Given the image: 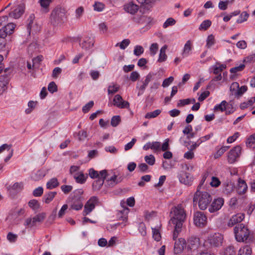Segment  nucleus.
<instances>
[{"instance_id":"79ce46f5","label":"nucleus","mask_w":255,"mask_h":255,"mask_svg":"<svg viewBox=\"0 0 255 255\" xmlns=\"http://www.w3.org/2000/svg\"><path fill=\"white\" fill-rule=\"evenodd\" d=\"M121 121L120 116H115L111 119V124L113 127H116L120 123Z\"/></svg>"},{"instance_id":"37998d69","label":"nucleus","mask_w":255,"mask_h":255,"mask_svg":"<svg viewBox=\"0 0 255 255\" xmlns=\"http://www.w3.org/2000/svg\"><path fill=\"white\" fill-rule=\"evenodd\" d=\"M249 15L247 12H246V11L243 12L241 14L239 18L237 19V23H242V22L246 21L247 20L248 18L249 17Z\"/></svg>"},{"instance_id":"052dcab7","label":"nucleus","mask_w":255,"mask_h":255,"mask_svg":"<svg viewBox=\"0 0 255 255\" xmlns=\"http://www.w3.org/2000/svg\"><path fill=\"white\" fill-rule=\"evenodd\" d=\"M245 67V65L243 64H242L240 65L239 66H237L231 68L230 69V72L232 73H235L238 71H241L244 69Z\"/></svg>"},{"instance_id":"7ed1b4c3","label":"nucleus","mask_w":255,"mask_h":255,"mask_svg":"<svg viewBox=\"0 0 255 255\" xmlns=\"http://www.w3.org/2000/svg\"><path fill=\"white\" fill-rule=\"evenodd\" d=\"M200 187L198 186L197 191L194 195L193 201L194 204L198 203L199 208L204 210L207 209L212 201V198L209 193L200 191Z\"/></svg>"},{"instance_id":"9b49d317","label":"nucleus","mask_w":255,"mask_h":255,"mask_svg":"<svg viewBox=\"0 0 255 255\" xmlns=\"http://www.w3.org/2000/svg\"><path fill=\"white\" fill-rule=\"evenodd\" d=\"M224 203V200L222 198H218L214 200L211 206L209 208V211L211 213H214L219 210L223 206Z\"/></svg>"},{"instance_id":"a18cd8bd","label":"nucleus","mask_w":255,"mask_h":255,"mask_svg":"<svg viewBox=\"0 0 255 255\" xmlns=\"http://www.w3.org/2000/svg\"><path fill=\"white\" fill-rule=\"evenodd\" d=\"M4 29L7 32V34L10 35L13 33L15 25L13 23H9L4 26Z\"/></svg>"},{"instance_id":"cd10ccee","label":"nucleus","mask_w":255,"mask_h":255,"mask_svg":"<svg viewBox=\"0 0 255 255\" xmlns=\"http://www.w3.org/2000/svg\"><path fill=\"white\" fill-rule=\"evenodd\" d=\"M105 179L104 177H99L94 181L92 185L93 190L95 191L99 190L103 186Z\"/></svg>"},{"instance_id":"4d7b16f0","label":"nucleus","mask_w":255,"mask_h":255,"mask_svg":"<svg viewBox=\"0 0 255 255\" xmlns=\"http://www.w3.org/2000/svg\"><path fill=\"white\" fill-rule=\"evenodd\" d=\"M214 43L215 39L214 36L212 34L209 35L207 39L206 46H207V47L210 48L214 44Z\"/></svg>"},{"instance_id":"5701e85b","label":"nucleus","mask_w":255,"mask_h":255,"mask_svg":"<svg viewBox=\"0 0 255 255\" xmlns=\"http://www.w3.org/2000/svg\"><path fill=\"white\" fill-rule=\"evenodd\" d=\"M123 178L121 177L118 178L117 176L115 175L106 180V185L110 187H113L117 184L121 182Z\"/></svg>"},{"instance_id":"6e6d98bb","label":"nucleus","mask_w":255,"mask_h":255,"mask_svg":"<svg viewBox=\"0 0 255 255\" xmlns=\"http://www.w3.org/2000/svg\"><path fill=\"white\" fill-rule=\"evenodd\" d=\"M61 189L64 194H67L72 190L73 187L71 185H63L61 186Z\"/></svg>"},{"instance_id":"b1692460","label":"nucleus","mask_w":255,"mask_h":255,"mask_svg":"<svg viewBox=\"0 0 255 255\" xmlns=\"http://www.w3.org/2000/svg\"><path fill=\"white\" fill-rule=\"evenodd\" d=\"M124 9L127 12L133 14L137 11L138 9V6L132 2H129L124 5Z\"/></svg>"},{"instance_id":"f3484780","label":"nucleus","mask_w":255,"mask_h":255,"mask_svg":"<svg viewBox=\"0 0 255 255\" xmlns=\"http://www.w3.org/2000/svg\"><path fill=\"white\" fill-rule=\"evenodd\" d=\"M245 218V215L243 213H238L232 216L230 219L228 225L230 227H232L235 224L241 223Z\"/></svg>"},{"instance_id":"49530a36","label":"nucleus","mask_w":255,"mask_h":255,"mask_svg":"<svg viewBox=\"0 0 255 255\" xmlns=\"http://www.w3.org/2000/svg\"><path fill=\"white\" fill-rule=\"evenodd\" d=\"M227 102L225 101H223L219 105H216L215 107V110H219L222 112L225 111L227 105Z\"/></svg>"},{"instance_id":"a878e982","label":"nucleus","mask_w":255,"mask_h":255,"mask_svg":"<svg viewBox=\"0 0 255 255\" xmlns=\"http://www.w3.org/2000/svg\"><path fill=\"white\" fill-rule=\"evenodd\" d=\"M252 248L250 245L242 247L239 251L238 255H252Z\"/></svg>"},{"instance_id":"3c124183","label":"nucleus","mask_w":255,"mask_h":255,"mask_svg":"<svg viewBox=\"0 0 255 255\" xmlns=\"http://www.w3.org/2000/svg\"><path fill=\"white\" fill-rule=\"evenodd\" d=\"M175 23H176V21L173 18L170 17V18H168L165 21V22L164 23V24L163 25V27L164 28H166L167 27H168L169 26H172V25H174L175 24Z\"/></svg>"},{"instance_id":"72a5a7b5","label":"nucleus","mask_w":255,"mask_h":255,"mask_svg":"<svg viewBox=\"0 0 255 255\" xmlns=\"http://www.w3.org/2000/svg\"><path fill=\"white\" fill-rule=\"evenodd\" d=\"M236 252L233 247L230 246L220 253V255H235Z\"/></svg>"},{"instance_id":"aec40b11","label":"nucleus","mask_w":255,"mask_h":255,"mask_svg":"<svg viewBox=\"0 0 255 255\" xmlns=\"http://www.w3.org/2000/svg\"><path fill=\"white\" fill-rule=\"evenodd\" d=\"M238 88V90L236 92V94L238 96H241L247 91L248 88L246 86H241V88H239V84L237 82H234L232 84L230 87L231 91L233 92V91H235V89Z\"/></svg>"},{"instance_id":"de8ad7c7","label":"nucleus","mask_w":255,"mask_h":255,"mask_svg":"<svg viewBox=\"0 0 255 255\" xmlns=\"http://www.w3.org/2000/svg\"><path fill=\"white\" fill-rule=\"evenodd\" d=\"M144 159L145 161L150 165H153L155 163V157L152 154L145 156Z\"/></svg>"},{"instance_id":"c9c22d12","label":"nucleus","mask_w":255,"mask_h":255,"mask_svg":"<svg viewBox=\"0 0 255 255\" xmlns=\"http://www.w3.org/2000/svg\"><path fill=\"white\" fill-rule=\"evenodd\" d=\"M9 79V75L6 73L5 71L3 75L0 76V83H2L5 85L7 86Z\"/></svg>"},{"instance_id":"0e129e2a","label":"nucleus","mask_w":255,"mask_h":255,"mask_svg":"<svg viewBox=\"0 0 255 255\" xmlns=\"http://www.w3.org/2000/svg\"><path fill=\"white\" fill-rule=\"evenodd\" d=\"M62 69L59 67L55 68L53 71L52 76L54 78H57L58 76L61 73Z\"/></svg>"},{"instance_id":"1a4fd4ad","label":"nucleus","mask_w":255,"mask_h":255,"mask_svg":"<svg viewBox=\"0 0 255 255\" xmlns=\"http://www.w3.org/2000/svg\"><path fill=\"white\" fill-rule=\"evenodd\" d=\"M241 153V147L237 145L234 147L229 152L228 160L230 163H234L236 161L237 158L240 156Z\"/></svg>"},{"instance_id":"20e7f679","label":"nucleus","mask_w":255,"mask_h":255,"mask_svg":"<svg viewBox=\"0 0 255 255\" xmlns=\"http://www.w3.org/2000/svg\"><path fill=\"white\" fill-rule=\"evenodd\" d=\"M67 11L63 7L58 6L52 11L50 19L51 23L54 26H57L62 24L66 18V13Z\"/></svg>"},{"instance_id":"bf43d9fd","label":"nucleus","mask_w":255,"mask_h":255,"mask_svg":"<svg viewBox=\"0 0 255 255\" xmlns=\"http://www.w3.org/2000/svg\"><path fill=\"white\" fill-rule=\"evenodd\" d=\"M43 192V188L41 187H39L36 189H35L33 191V195L35 197H39L41 196Z\"/></svg>"},{"instance_id":"6e6552de","label":"nucleus","mask_w":255,"mask_h":255,"mask_svg":"<svg viewBox=\"0 0 255 255\" xmlns=\"http://www.w3.org/2000/svg\"><path fill=\"white\" fill-rule=\"evenodd\" d=\"M194 223L196 226L203 227L207 223V217L201 212H196L194 215Z\"/></svg>"},{"instance_id":"0eeeda50","label":"nucleus","mask_w":255,"mask_h":255,"mask_svg":"<svg viewBox=\"0 0 255 255\" xmlns=\"http://www.w3.org/2000/svg\"><path fill=\"white\" fill-rule=\"evenodd\" d=\"M98 202V198L96 196L91 197L87 202L84 206L83 215L86 216L89 214L95 207L96 204Z\"/></svg>"},{"instance_id":"a211bd4d","label":"nucleus","mask_w":255,"mask_h":255,"mask_svg":"<svg viewBox=\"0 0 255 255\" xmlns=\"http://www.w3.org/2000/svg\"><path fill=\"white\" fill-rule=\"evenodd\" d=\"M4 150H7L8 152L7 156L4 159V161L6 162L12 157L13 153V149L11 148V144H3L1 146H0V153Z\"/></svg>"},{"instance_id":"864d4df0","label":"nucleus","mask_w":255,"mask_h":255,"mask_svg":"<svg viewBox=\"0 0 255 255\" xmlns=\"http://www.w3.org/2000/svg\"><path fill=\"white\" fill-rule=\"evenodd\" d=\"M221 184V182L216 177L213 176L212 177V181L210 182V185L212 187H217Z\"/></svg>"},{"instance_id":"c756f323","label":"nucleus","mask_w":255,"mask_h":255,"mask_svg":"<svg viewBox=\"0 0 255 255\" xmlns=\"http://www.w3.org/2000/svg\"><path fill=\"white\" fill-rule=\"evenodd\" d=\"M56 194V192H48L47 193H45L44 195L43 200L46 204L49 203L51 201H52Z\"/></svg>"},{"instance_id":"4be33fe9","label":"nucleus","mask_w":255,"mask_h":255,"mask_svg":"<svg viewBox=\"0 0 255 255\" xmlns=\"http://www.w3.org/2000/svg\"><path fill=\"white\" fill-rule=\"evenodd\" d=\"M223 191L227 195L230 194L234 190V185L230 181L227 180L223 183Z\"/></svg>"},{"instance_id":"13d9d810","label":"nucleus","mask_w":255,"mask_h":255,"mask_svg":"<svg viewBox=\"0 0 255 255\" xmlns=\"http://www.w3.org/2000/svg\"><path fill=\"white\" fill-rule=\"evenodd\" d=\"M229 146H223L215 154V158H218L221 156L228 148Z\"/></svg>"},{"instance_id":"4c0bfd02","label":"nucleus","mask_w":255,"mask_h":255,"mask_svg":"<svg viewBox=\"0 0 255 255\" xmlns=\"http://www.w3.org/2000/svg\"><path fill=\"white\" fill-rule=\"evenodd\" d=\"M161 113V111L160 110H156L152 112L147 113L145 116V118L146 119H151L154 118L158 116Z\"/></svg>"},{"instance_id":"c03bdc74","label":"nucleus","mask_w":255,"mask_h":255,"mask_svg":"<svg viewBox=\"0 0 255 255\" xmlns=\"http://www.w3.org/2000/svg\"><path fill=\"white\" fill-rule=\"evenodd\" d=\"M28 205L33 210L38 209L40 207L39 203L35 199L30 200L28 202Z\"/></svg>"},{"instance_id":"680f3d73","label":"nucleus","mask_w":255,"mask_h":255,"mask_svg":"<svg viewBox=\"0 0 255 255\" xmlns=\"http://www.w3.org/2000/svg\"><path fill=\"white\" fill-rule=\"evenodd\" d=\"M174 80V78L172 76H170L168 78L164 80L163 81L162 86L163 87H166L168 86Z\"/></svg>"},{"instance_id":"f8f14e48","label":"nucleus","mask_w":255,"mask_h":255,"mask_svg":"<svg viewBox=\"0 0 255 255\" xmlns=\"http://www.w3.org/2000/svg\"><path fill=\"white\" fill-rule=\"evenodd\" d=\"M114 106L119 108H128L129 104L128 102L124 101L122 96L120 95H116L113 100Z\"/></svg>"},{"instance_id":"338daca9","label":"nucleus","mask_w":255,"mask_h":255,"mask_svg":"<svg viewBox=\"0 0 255 255\" xmlns=\"http://www.w3.org/2000/svg\"><path fill=\"white\" fill-rule=\"evenodd\" d=\"M158 45L156 43H152L150 47V53L152 55H154L158 50Z\"/></svg>"},{"instance_id":"603ef678","label":"nucleus","mask_w":255,"mask_h":255,"mask_svg":"<svg viewBox=\"0 0 255 255\" xmlns=\"http://www.w3.org/2000/svg\"><path fill=\"white\" fill-rule=\"evenodd\" d=\"M94 102L92 101H90L88 103L86 104L82 108V111L84 113H86L93 107Z\"/></svg>"},{"instance_id":"423d86ee","label":"nucleus","mask_w":255,"mask_h":255,"mask_svg":"<svg viewBox=\"0 0 255 255\" xmlns=\"http://www.w3.org/2000/svg\"><path fill=\"white\" fill-rule=\"evenodd\" d=\"M46 217V214L44 212L37 214L32 218H29L25 219L24 225L28 227L34 226L37 222H42Z\"/></svg>"},{"instance_id":"2f4dec72","label":"nucleus","mask_w":255,"mask_h":255,"mask_svg":"<svg viewBox=\"0 0 255 255\" xmlns=\"http://www.w3.org/2000/svg\"><path fill=\"white\" fill-rule=\"evenodd\" d=\"M192 47L191 42L190 40L187 41L184 45L182 55L183 56L188 55L192 49Z\"/></svg>"},{"instance_id":"e433bc0d","label":"nucleus","mask_w":255,"mask_h":255,"mask_svg":"<svg viewBox=\"0 0 255 255\" xmlns=\"http://www.w3.org/2000/svg\"><path fill=\"white\" fill-rule=\"evenodd\" d=\"M153 238L157 242L160 240L161 236L159 229L157 228H152Z\"/></svg>"},{"instance_id":"2eb2a0df","label":"nucleus","mask_w":255,"mask_h":255,"mask_svg":"<svg viewBox=\"0 0 255 255\" xmlns=\"http://www.w3.org/2000/svg\"><path fill=\"white\" fill-rule=\"evenodd\" d=\"M89 175L91 178L98 179L99 177H104V178H106L108 174L106 170H103L99 173L93 168H91L89 170Z\"/></svg>"},{"instance_id":"774afa93","label":"nucleus","mask_w":255,"mask_h":255,"mask_svg":"<svg viewBox=\"0 0 255 255\" xmlns=\"http://www.w3.org/2000/svg\"><path fill=\"white\" fill-rule=\"evenodd\" d=\"M244 62L246 63H251L255 62V54L251 55L244 59Z\"/></svg>"},{"instance_id":"f704fd0d","label":"nucleus","mask_w":255,"mask_h":255,"mask_svg":"<svg viewBox=\"0 0 255 255\" xmlns=\"http://www.w3.org/2000/svg\"><path fill=\"white\" fill-rule=\"evenodd\" d=\"M246 145L248 147L255 148V133L250 135L247 139Z\"/></svg>"},{"instance_id":"4468645a","label":"nucleus","mask_w":255,"mask_h":255,"mask_svg":"<svg viewBox=\"0 0 255 255\" xmlns=\"http://www.w3.org/2000/svg\"><path fill=\"white\" fill-rule=\"evenodd\" d=\"M179 179L181 183L187 185H190L192 182V177L190 174L184 171L180 172Z\"/></svg>"},{"instance_id":"8fccbe9b","label":"nucleus","mask_w":255,"mask_h":255,"mask_svg":"<svg viewBox=\"0 0 255 255\" xmlns=\"http://www.w3.org/2000/svg\"><path fill=\"white\" fill-rule=\"evenodd\" d=\"M144 52L143 48L140 45H137L134 47V49L133 50V53L136 56H139L142 54Z\"/></svg>"},{"instance_id":"9d476101","label":"nucleus","mask_w":255,"mask_h":255,"mask_svg":"<svg viewBox=\"0 0 255 255\" xmlns=\"http://www.w3.org/2000/svg\"><path fill=\"white\" fill-rule=\"evenodd\" d=\"M223 237L219 233H215L209 238V243L211 246L219 247L222 245Z\"/></svg>"},{"instance_id":"a19ab883","label":"nucleus","mask_w":255,"mask_h":255,"mask_svg":"<svg viewBox=\"0 0 255 255\" xmlns=\"http://www.w3.org/2000/svg\"><path fill=\"white\" fill-rule=\"evenodd\" d=\"M42 56H38L32 59V66L34 68H37L39 67V63L42 60Z\"/></svg>"},{"instance_id":"7c9ffc66","label":"nucleus","mask_w":255,"mask_h":255,"mask_svg":"<svg viewBox=\"0 0 255 255\" xmlns=\"http://www.w3.org/2000/svg\"><path fill=\"white\" fill-rule=\"evenodd\" d=\"M59 183L56 178H53L48 181L46 184V187L48 189H52L58 187Z\"/></svg>"},{"instance_id":"412c9836","label":"nucleus","mask_w":255,"mask_h":255,"mask_svg":"<svg viewBox=\"0 0 255 255\" xmlns=\"http://www.w3.org/2000/svg\"><path fill=\"white\" fill-rule=\"evenodd\" d=\"M24 7L23 5H19L13 11L9 13V16L15 19L19 18L23 13Z\"/></svg>"},{"instance_id":"393cba45","label":"nucleus","mask_w":255,"mask_h":255,"mask_svg":"<svg viewBox=\"0 0 255 255\" xmlns=\"http://www.w3.org/2000/svg\"><path fill=\"white\" fill-rule=\"evenodd\" d=\"M248 186L245 180L239 178L237 191L240 195L244 194L247 190Z\"/></svg>"},{"instance_id":"5fc2aeb1","label":"nucleus","mask_w":255,"mask_h":255,"mask_svg":"<svg viewBox=\"0 0 255 255\" xmlns=\"http://www.w3.org/2000/svg\"><path fill=\"white\" fill-rule=\"evenodd\" d=\"M120 89V86L118 85H114L113 86H110L108 87V92L109 94H114L118 91Z\"/></svg>"},{"instance_id":"dca6fc26","label":"nucleus","mask_w":255,"mask_h":255,"mask_svg":"<svg viewBox=\"0 0 255 255\" xmlns=\"http://www.w3.org/2000/svg\"><path fill=\"white\" fill-rule=\"evenodd\" d=\"M186 241L184 239L179 238L175 241L174 244V251L175 254H179L182 252L185 247Z\"/></svg>"},{"instance_id":"f257e3e1","label":"nucleus","mask_w":255,"mask_h":255,"mask_svg":"<svg viewBox=\"0 0 255 255\" xmlns=\"http://www.w3.org/2000/svg\"><path fill=\"white\" fill-rule=\"evenodd\" d=\"M170 215L172 217L170 220V223L174 225L173 239L175 240L178 237L179 233L181 231L183 223L186 218V214L183 206L182 204H178L172 208Z\"/></svg>"},{"instance_id":"39448f33","label":"nucleus","mask_w":255,"mask_h":255,"mask_svg":"<svg viewBox=\"0 0 255 255\" xmlns=\"http://www.w3.org/2000/svg\"><path fill=\"white\" fill-rule=\"evenodd\" d=\"M155 75L154 73H149L145 77L144 80H142L137 83L136 88L140 91L138 93V96L144 92L149 83L152 80Z\"/></svg>"},{"instance_id":"6ab92c4d","label":"nucleus","mask_w":255,"mask_h":255,"mask_svg":"<svg viewBox=\"0 0 255 255\" xmlns=\"http://www.w3.org/2000/svg\"><path fill=\"white\" fill-rule=\"evenodd\" d=\"M94 43V41L93 38L86 37L82 42L80 43V45L83 49L88 50L93 46Z\"/></svg>"},{"instance_id":"473e14b6","label":"nucleus","mask_w":255,"mask_h":255,"mask_svg":"<svg viewBox=\"0 0 255 255\" xmlns=\"http://www.w3.org/2000/svg\"><path fill=\"white\" fill-rule=\"evenodd\" d=\"M87 178V175H85L83 173H80L77 175L74 176V178L76 180V181L80 184L84 183Z\"/></svg>"},{"instance_id":"ea45409f","label":"nucleus","mask_w":255,"mask_h":255,"mask_svg":"<svg viewBox=\"0 0 255 255\" xmlns=\"http://www.w3.org/2000/svg\"><path fill=\"white\" fill-rule=\"evenodd\" d=\"M211 25V21L209 20H206L200 24L199 29L200 30H207Z\"/></svg>"},{"instance_id":"e2e57ef3","label":"nucleus","mask_w":255,"mask_h":255,"mask_svg":"<svg viewBox=\"0 0 255 255\" xmlns=\"http://www.w3.org/2000/svg\"><path fill=\"white\" fill-rule=\"evenodd\" d=\"M139 76L140 75L137 71H133L131 73L129 79L132 82H134L139 79Z\"/></svg>"},{"instance_id":"69168bd1","label":"nucleus","mask_w":255,"mask_h":255,"mask_svg":"<svg viewBox=\"0 0 255 255\" xmlns=\"http://www.w3.org/2000/svg\"><path fill=\"white\" fill-rule=\"evenodd\" d=\"M230 3L229 0L225 1H220L219 3V8L221 10H225L227 8V6Z\"/></svg>"},{"instance_id":"c85d7f7f","label":"nucleus","mask_w":255,"mask_h":255,"mask_svg":"<svg viewBox=\"0 0 255 255\" xmlns=\"http://www.w3.org/2000/svg\"><path fill=\"white\" fill-rule=\"evenodd\" d=\"M167 48V45H164L160 49V53H159V58L158 59V62H162L165 61L166 60L167 56L165 53V51H166Z\"/></svg>"},{"instance_id":"bb28decb","label":"nucleus","mask_w":255,"mask_h":255,"mask_svg":"<svg viewBox=\"0 0 255 255\" xmlns=\"http://www.w3.org/2000/svg\"><path fill=\"white\" fill-rule=\"evenodd\" d=\"M53 0H39V3L44 12L47 13L49 11V6Z\"/></svg>"},{"instance_id":"ddd939ff","label":"nucleus","mask_w":255,"mask_h":255,"mask_svg":"<svg viewBox=\"0 0 255 255\" xmlns=\"http://www.w3.org/2000/svg\"><path fill=\"white\" fill-rule=\"evenodd\" d=\"M70 208L69 210L73 209L76 211L81 210L83 204L81 198H74L69 201Z\"/></svg>"},{"instance_id":"58836bf2","label":"nucleus","mask_w":255,"mask_h":255,"mask_svg":"<svg viewBox=\"0 0 255 255\" xmlns=\"http://www.w3.org/2000/svg\"><path fill=\"white\" fill-rule=\"evenodd\" d=\"M37 105V102H34L33 101H30L28 103V108L25 110V113L27 114H30L32 111L35 109Z\"/></svg>"},{"instance_id":"09e8293b","label":"nucleus","mask_w":255,"mask_h":255,"mask_svg":"<svg viewBox=\"0 0 255 255\" xmlns=\"http://www.w3.org/2000/svg\"><path fill=\"white\" fill-rule=\"evenodd\" d=\"M48 90L51 93H53L57 91V86L54 82H51L48 86Z\"/></svg>"},{"instance_id":"f03ea898","label":"nucleus","mask_w":255,"mask_h":255,"mask_svg":"<svg viewBox=\"0 0 255 255\" xmlns=\"http://www.w3.org/2000/svg\"><path fill=\"white\" fill-rule=\"evenodd\" d=\"M234 233L236 240L239 242L253 243L255 237L251 234L248 227L243 224H238L234 228Z\"/></svg>"}]
</instances>
